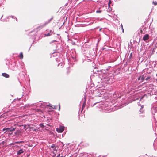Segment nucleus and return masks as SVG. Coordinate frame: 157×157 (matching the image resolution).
<instances>
[{"instance_id":"1","label":"nucleus","mask_w":157,"mask_h":157,"mask_svg":"<svg viewBox=\"0 0 157 157\" xmlns=\"http://www.w3.org/2000/svg\"><path fill=\"white\" fill-rule=\"evenodd\" d=\"M15 128H4L3 129L2 131H5V133L7 132H12L14 131L15 130Z\"/></svg>"},{"instance_id":"2","label":"nucleus","mask_w":157,"mask_h":157,"mask_svg":"<svg viewBox=\"0 0 157 157\" xmlns=\"http://www.w3.org/2000/svg\"><path fill=\"white\" fill-rule=\"evenodd\" d=\"M56 130L58 132L61 133L64 130V127H61L59 128H57Z\"/></svg>"},{"instance_id":"3","label":"nucleus","mask_w":157,"mask_h":157,"mask_svg":"<svg viewBox=\"0 0 157 157\" xmlns=\"http://www.w3.org/2000/svg\"><path fill=\"white\" fill-rule=\"evenodd\" d=\"M149 38V36L148 34H146L144 36L143 40L144 41L147 40Z\"/></svg>"},{"instance_id":"4","label":"nucleus","mask_w":157,"mask_h":157,"mask_svg":"<svg viewBox=\"0 0 157 157\" xmlns=\"http://www.w3.org/2000/svg\"><path fill=\"white\" fill-rule=\"evenodd\" d=\"M30 124L24 125V128L25 129V130H26L28 128H31L32 127H30Z\"/></svg>"},{"instance_id":"5","label":"nucleus","mask_w":157,"mask_h":157,"mask_svg":"<svg viewBox=\"0 0 157 157\" xmlns=\"http://www.w3.org/2000/svg\"><path fill=\"white\" fill-rule=\"evenodd\" d=\"M2 75L3 76H4L6 78H8L9 77V75L8 74L6 73H2Z\"/></svg>"},{"instance_id":"6","label":"nucleus","mask_w":157,"mask_h":157,"mask_svg":"<svg viewBox=\"0 0 157 157\" xmlns=\"http://www.w3.org/2000/svg\"><path fill=\"white\" fill-rule=\"evenodd\" d=\"M50 147L51 148L53 149L54 151H56V147L54 144H52V145Z\"/></svg>"},{"instance_id":"7","label":"nucleus","mask_w":157,"mask_h":157,"mask_svg":"<svg viewBox=\"0 0 157 157\" xmlns=\"http://www.w3.org/2000/svg\"><path fill=\"white\" fill-rule=\"evenodd\" d=\"M24 151H23V150L22 149H20L17 152V155H20L21 154V153H22Z\"/></svg>"},{"instance_id":"8","label":"nucleus","mask_w":157,"mask_h":157,"mask_svg":"<svg viewBox=\"0 0 157 157\" xmlns=\"http://www.w3.org/2000/svg\"><path fill=\"white\" fill-rule=\"evenodd\" d=\"M21 59H22L23 58V55L22 52H21L19 56Z\"/></svg>"},{"instance_id":"9","label":"nucleus","mask_w":157,"mask_h":157,"mask_svg":"<svg viewBox=\"0 0 157 157\" xmlns=\"http://www.w3.org/2000/svg\"><path fill=\"white\" fill-rule=\"evenodd\" d=\"M46 23H45L43 25H42L41 26H39V28H42L44 26H45V25H46Z\"/></svg>"},{"instance_id":"10","label":"nucleus","mask_w":157,"mask_h":157,"mask_svg":"<svg viewBox=\"0 0 157 157\" xmlns=\"http://www.w3.org/2000/svg\"><path fill=\"white\" fill-rule=\"evenodd\" d=\"M51 35V34L50 33H48L47 34H45V35L46 36H50Z\"/></svg>"},{"instance_id":"11","label":"nucleus","mask_w":157,"mask_h":157,"mask_svg":"<svg viewBox=\"0 0 157 157\" xmlns=\"http://www.w3.org/2000/svg\"><path fill=\"white\" fill-rule=\"evenodd\" d=\"M111 3V1L110 0H109V2H108V6L109 7L110 6V5Z\"/></svg>"},{"instance_id":"12","label":"nucleus","mask_w":157,"mask_h":157,"mask_svg":"<svg viewBox=\"0 0 157 157\" xmlns=\"http://www.w3.org/2000/svg\"><path fill=\"white\" fill-rule=\"evenodd\" d=\"M150 78L151 77L150 76L146 78L145 80L147 81H148L150 79Z\"/></svg>"},{"instance_id":"13","label":"nucleus","mask_w":157,"mask_h":157,"mask_svg":"<svg viewBox=\"0 0 157 157\" xmlns=\"http://www.w3.org/2000/svg\"><path fill=\"white\" fill-rule=\"evenodd\" d=\"M101 12V10H97L96 11V12L97 13H100Z\"/></svg>"},{"instance_id":"14","label":"nucleus","mask_w":157,"mask_h":157,"mask_svg":"<svg viewBox=\"0 0 157 157\" xmlns=\"http://www.w3.org/2000/svg\"><path fill=\"white\" fill-rule=\"evenodd\" d=\"M153 4H154V5H157V2H153Z\"/></svg>"},{"instance_id":"15","label":"nucleus","mask_w":157,"mask_h":157,"mask_svg":"<svg viewBox=\"0 0 157 157\" xmlns=\"http://www.w3.org/2000/svg\"><path fill=\"white\" fill-rule=\"evenodd\" d=\"M121 26L122 29V32L123 33L124 32V29H123V25H122V24H121Z\"/></svg>"},{"instance_id":"16","label":"nucleus","mask_w":157,"mask_h":157,"mask_svg":"<svg viewBox=\"0 0 157 157\" xmlns=\"http://www.w3.org/2000/svg\"><path fill=\"white\" fill-rule=\"evenodd\" d=\"M23 142L22 141H18V142H16V143H17V144H19V143H21V142Z\"/></svg>"},{"instance_id":"17","label":"nucleus","mask_w":157,"mask_h":157,"mask_svg":"<svg viewBox=\"0 0 157 157\" xmlns=\"http://www.w3.org/2000/svg\"><path fill=\"white\" fill-rule=\"evenodd\" d=\"M85 105V103L84 102L83 104V106H82V109H83V107H84Z\"/></svg>"},{"instance_id":"18","label":"nucleus","mask_w":157,"mask_h":157,"mask_svg":"<svg viewBox=\"0 0 157 157\" xmlns=\"http://www.w3.org/2000/svg\"><path fill=\"white\" fill-rule=\"evenodd\" d=\"M60 156V154H58L56 157H59Z\"/></svg>"},{"instance_id":"19","label":"nucleus","mask_w":157,"mask_h":157,"mask_svg":"<svg viewBox=\"0 0 157 157\" xmlns=\"http://www.w3.org/2000/svg\"><path fill=\"white\" fill-rule=\"evenodd\" d=\"M141 79H142V80H143L144 79V77H142Z\"/></svg>"},{"instance_id":"20","label":"nucleus","mask_w":157,"mask_h":157,"mask_svg":"<svg viewBox=\"0 0 157 157\" xmlns=\"http://www.w3.org/2000/svg\"><path fill=\"white\" fill-rule=\"evenodd\" d=\"M140 31V33H142V30H141Z\"/></svg>"},{"instance_id":"21","label":"nucleus","mask_w":157,"mask_h":157,"mask_svg":"<svg viewBox=\"0 0 157 157\" xmlns=\"http://www.w3.org/2000/svg\"><path fill=\"white\" fill-rule=\"evenodd\" d=\"M41 126L42 127H44V125H43V124H42V125H41Z\"/></svg>"},{"instance_id":"22","label":"nucleus","mask_w":157,"mask_h":157,"mask_svg":"<svg viewBox=\"0 0 157 157\" xmlns=\"http://www.w3.org/2000/svg\"><path fill=\"white\" fill-rule=\"evenodd\" d=\"M140 77H139V78H138V80H140Z\"/></svg>"},{"instance_id":"23","label":"nucleus","mask_w":157,"mask_h":157,"mask_svg":"<svg viewBox=\"0 0 157 157\" xmlns=\"http://www.w3.org/2000/svg\"><path fill=\"white\" fill-rule=\"evenodd\" d=\"M1 144H0V145Z\"/></svg>"}]
</instances>
